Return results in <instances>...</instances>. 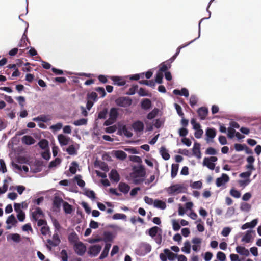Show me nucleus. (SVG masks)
I'll use <instances>...</instances> for the list:
<instances>
[{
	"label": "nucleus",
	"mask_w": 261,
	"mask_h": 261,
	"mask_svg": "<svg viewBox=\"0 0 261 261\" xmlns=\"http://www.w3.org/2000/svg\"><path fill=\"white\" fill-rule=\"evenodd\" d=\"M162 229L154 226L146 231V233L150 236L158 245H160L162 241Z\"/></svg>",
	"instance_id": "f257e3e1"
},
{
	"label": "nucleus",
	"mask_w": 261,
	"mask_h": 261,
	"mask_svg": "<svg viewBox=\"0 0 261 261\" xmlns=\"http://www.w3.org/2000/svg\"><path fill=\"white\" fill-rule=\"evenodd\" d=\"M23 163L28 164L30 166L31 171L34 173L40 172L44 166L43 162L42 160H35L33 162H29L24 159L22 161Z\"/></svg>",
	"instance_id": "f03ea898"
},
{
	"label": "nucleus",
	"mask_w": 261,
	"mask_h": 261,
	"mask_svg": "<svg viewBox=\"0 0 261 261\" xmlns=\"http://www.w3.org/2000/svg\"><path fill=\"white\" fill-rule=\"evenodd\" d=\"M133 171L129 174L130 177H145L146 171L144 166L141 164L133 167Z\"/></svg>",
	"instance_id": "7ed1b4c3"
},
{
	"label": "nucleus",
	"mask_w": 261,
	"mask_h": 261,
	"mask_svg": "<svg viewBox=\"0 0 261 261\" xmlns=\"http://www.w3.org/2000/svg\"><path fill=\"white\" fill-rule=\"evenodd\" d=\"M115 102L118 107L127 108L132 105L133 100L129 97L122 96L116 98Z\"/></svg>",
	"instance_id": "20e7f679"
},
{
	"label": "nucleus",
	"mask_w": 261,
	"mask_h": 261,
	"mask_svg": "<svg viewBox=\"0 0 261 261\" xmlns=\"http://www.w3.org/2000/svg\"><path fill=\"white\" fill-rule=\"evenodd\" d=\"M151 250V246L146 242H142L140 244L138 249L136 250V253L139 256H145L149 253Z\"/></svg>",
	"instance_id": "39448f33"
},
{
	"label": "nucleus",
	"mask_w": 261,
	"mask_h": 261,
	"mask_svg": "<svg viewBox=\"0 0 261 261\" xmlns=\"http://www.w3.org/2000/svg\"><path fill=\"white\" fill-rule=\"evenodd\" d=\"M65 201L62 198L58 195L54 196L53 200L51 211L54 212H59L60 211L61 206Z\"/></svg>",
	"instance_id": "423d86ee"
},
{
	"label": "nucleus",
	"mask_w": 261,
	"mask_h": 261,
	"mask_svg": "<svg viewBox=\"0 0 261 261\" xmlns=\"http://www.w3.org/2000/svg\"><path fill=\"white\" fill-rule=\"evenodd\" d=\"M184 186L180 184L172 185L170 187L165 189L166 191L170 195L174 194L175 193H180L182 192Z\"/></svg>",
	"instance_id": "0eeeda50"
},
{
	"label": "nucleus",
	"mask_w": 261,
	"mask_h": 261,
	"mask_svg": "<svg viewBox=\"0 0 261 261\" xmlns=\"http://www.w3.org/2000/svg\"><path fill=\"white\" fill-rule=\"evenodd\" d=\"M118 134L119 135H124L128 138H131L133 135V133L129 130L125 124H121L118 126Z\"/></svg>",
	"instance_id": "6e6552de"
},
{
	"label": "nucleus",
	"mask_w": 261,
	"mask_h": 261,
	"mask_svg": "<svg viewBox=\"0 0 261 261\" xmlns=\"http://www.w3.org/2000/svg\"><path fill=\"white\" fill-rule=\"evenodd\" d=\"M73 248L75 253L79 256H83L86 251V247L82 242H78L77 243L73 245Z\"/></svg>",
	"instance_id": "1a4fd4ad"
},
{
	"label": "nucleus",
	"mask_w": 261,
	"mask_h": 261,
	"mask_svg": "<svg viewBox=\"0 0 261 261\" xmlns=\"http://www.w3.org/2000/svg\"><path fill=\"white\" fill-rule=\"evenodd\" d=\"M101 250V246L100 245H94L89 247L88 253L91 257H95L99 253Z\"/></svg>",
	"instance_id": "9d476101"
},
{
	"label": "nucleus",
	"mask_w": 261,
	"mask_h": 261,
	"mask_svg": "<svg viewBox=\"0 0 261 261\" xmlns=\"http://www.w3.org/2000/svg\"><path fill=\"white\" fill-rule=\"evenodd\" d=\"M25 23L27 24V27L24 31V33L22 35V36L21 37V39L18 43V46L20 47H26V49L28 48V47H27V43L26 41H28L30 43V41L28 38L27 33L28 31V28L29 27V24L28 22H25Z\"/></svg>",
	"instance_id": "9b49d317"
},
{
	"label": "nucleus",
	"mask_w": 261,
	"mask_h": 261,
	"mask_svg": "<svg viewBox=\"0 0 261 261\" xmlns=\"http://www.w3.org/2000/svg\"><path fill=\"white\" fill-rule=\"evenodd\" d=\"M229 180L228 175L225 173H222L221 177L217 178L216 181V186L218 187H221Z\"/></svg>",
	"instance_id": "f8f14e48"
},
{
	"label": "nucleus",
	"mask_w": 261,
	"mask_h": 261,
	"mask_svg": "<svg viewBox=\"0 0 261 261\" xmlns=\"http://www.w3.org/2000/svg\"><path fill=\"white\" fill-rule=\"evenodd\" d=\"M6 223L7 224L6 229L8 230L11 229L12 226H15L17 223V221L14 214H11L8 217Z\"/></svg>",
	"instance_id": "ddd939ff"
},
{
	"label": "nucleus",
	"mask_w": 261,
	"mask_h": 261,
	"mask_svg": "<svg viewBox=\"0 0 261 261\" xmlns=\"http://www.w3.org/2000/svg\"><path fill=\"white\" fill-rule=\"evenodd\" d=\"M132 127L136 133L141 132L144 129V124L141 121L136 120L132 123Z\"/></svg>",
	"instance_id": "4468645a"
},
{
	"label": "nucleus",
	"mask_w": 261,
	"mask_h": 261,
	"mask_svg": "<svg viewBox=\"0 0 261 261\" xmlns=\"http://www.w3.org/2000/svg\"><path fill=\"white\" fill-rule=\"evenodd\" d=\"M217 134V132L215 128L213 127H208L205 130V135L206 137V140L207 142L210 141V139H214Z\"/></svg>",
	"instance_id": "2eb2a0df"
},
{
	"label": "nucleus",
	"mask_w": 261,
	"mask_h": 261,
	"mask_svg": "<svg viewBox=\"0 0 261 261\" xmlns=\"http://www.w3.org/2000/svg\"><path fill=\"white\" fill-rule=\"evenodd\" d=\"M109 78L113 81L114 85L122 86L126 84V81L123 80L121 76L113 75L110 76Z\"/></svg>",
	"instance_id": "dca6fc26"
},
{
	"label": "nucleus",
	"mask_w": 261,
	"mask_h": 261,
	"mask_svg": "<svg viewBox=\"0 0 261 261\" xmlns=\"http://www.w3.org/2000/svg\"><path fill=\"white\" fill-rule=\"evenodd\" d=\"M119 109L116 107H112L109 112V117L111 120L116 122L119 116Z\"/></svg>",
	"instance_id": "f3484780"
},
{
	"label": "nucleus",
	"mask_w": 261,
	"mask_h": 261,
	"mask_svg": "<svg viewBox=\"0 0 261 261\" xmlns=\"http://www.w3.org/2000/svg\"><path fill=\"white\" fill-rule=\"evenodd\" d=\"M200 144L197 142H195L194 144L192 152L193 154L197 159H199L201 158V153L200 151Z\"/></svg>",
	"instance_id": "a211bd4d"
},
{
	"label": "nucleus",
	"mask_w": 261,
	"mask_h": 261,
	"mask_svg": "<svg viewBox=\"0 0 261 261\" xmlns=\"http://www.w3.org/2000/svg\"><path fill=\"white\" fill-rule=\"evenodd\" d=\"M37 215L42 217H44V216L43 211L39 207H37L35 208V211L32 213L31 220L32 222L37 221L38 220V218L37 216Z\"/></svg>",
	"instance_id": "6ab92c4d"
},
{
	"label": "nucleus",
	"mask_w": 261,
	"mask_h": 261,
	"mask_svg": "<svg viewBox=\"0 0 261 261\" xmlns=\"http://www.w3.org/2000/svg\"><path fill=\"white\" fill-rule=\"evenodd\" d=\"M110 179L115 182H118L120 180V175L116 170L112 169L109 174Z\"/></svg>",
	"instance_id": "aec40b11"
},
{
	"label": "nucleus",
	"mask_w": 261,
	"mask_h": 261,
	"mask_svg": "<svg viewBox=\"0 0 261 261\" xmlns=\"http://www.w3.org/2000/svg\"><path fill=\"white\" fill-rule=\"evenodd\" d=\"M53 240L50 239L47 240L48 244L53 247L57 246L61 242L59 236L57 233L53 234Z\"/></svg>",
	"instance_id": "412c9836"
},
{
	"label": "nucleus",
	"mask_w": 261,
	"mask_h": 261,
	"mask_svg": "<svg viewBox=\"0 0 261 261\" xmlns=\"http://www.w3.org/2000/svg\"><path fill=\"white\" fill-rule=\"evenodd\" d=\"M141 107L144 110H148L152 107V103L150 99L145 98L142 100L141 102Z\"/></svg>",
	"instance_id": "4be33fe9"
},
{
	"label": "nucleus",
	"mask_w": 261,
	"mask_h": 261,
	"mask_svg": "<svg viewBox=\"0 0 261 261\" xmlns=\"http://www.w3.org/2000/svg\"><path fill=\"white\" fill-rule=\"evenodd\" d=\"M208 112V109L204 107H201L197 110V113L201 120H204Z\"/></svg>",
	"instance_id": "5701e85b"
},
{
	"label": "nucleus",
	"mask_w": 261,
	"mask_h": 261,
	"mask_svg": "<svg viewBox=\"0 0 261 261\" xmlns=\"http://www.w3.org/2000/svg\"><path fill=\"white\" fill-rule=\"evenodd\" d=\"M113 154L116 158L120 160H124L127 158V154L122 150H114Z\"/></svg>",
	"instance_id": "b1692460"
},
{
	"label": "nucleus",
	"mask_w": 261,
	"mask_h": 261,
	"mask_svg": "<svg viewBox=\"0 0 261 261\" xmlns=\"http://www.w3.org/2000/svg\"><path fill=\"white\" fill-rule=\"evenodd\" d=\"M258 223V220L257 219H254L252 220L250 222H247L242 225L241 229L242 230H245L247 228H253L256 226V225Z\"/></svg>",
	"instance_id": "393cba45"
},
{
	"label": "nucleus",
	"mask_w": 261,
	"mask_h": 261,
	"mask_svg": "<svg viewBox=\"0 0 261 261\" xmlns=\"http://www.w3.org/2000/svg\"><path fill=\"white\" fill-rule=\"evenodd\" d=\"M111 247V244L110 243H106L104 248L99 257V259H103L108 256Z\"/></svg>",
	"instance_id": "a878e982"
},
{
	"label": "nucleus",
	"mask_w": 261,
	"mask_h": 261,
	"mask_svg": "<svg viewBox=\"0 0 261 261\" xmlns=\"http://www.w3.org/2000/svg\"><path fill=\"white\" fill-rule=\"evenodd\" d=\"M28 207V204L25 202H22L20 203H14V211L17 213H20L23 212L22 208H26Z\"/></svg>",
	"instance_id": "bb28decb"
},
{
	"label": "nucleus",
	"mask_w": 261,
	"mask_h": 261,
	"mask_svg": "<svg viewBox=\"0 0 261 261\" xmlns=\"http://www.w3.org/2000/svg\"><path fill=\"white\" fill-rule=\"evenodd\" d=\"M58 140L61 146H65L68 144L69 138L63 134H59L58 136Z\"/></svg>",
	"instance_id": "cd10ccee"
},
{
	"label": "nucleus",
	"mask_w": 261,
	"mask_h": 261,
	"mask_svg": "<svg viewBox=\"0 0 261 261\" xmlns=\"http://www.w3.org/2000/svg\"><path fill=\"white\" fill-rule=\"evenodd\" d=\"M252 233H255V231L252 230H248L246 231L245 235L242 237L241 241L246 243H249L250 242L252 239Z\"/></svg>",
	"instance_id": "c85d7f7f"
},
{
	"label": "nucleus",
	"mask_w": 261,
	"mask_h": 261,
	"mask_svg": "<svg viewBox=\"0 0 261 261\" xmlns=\"http://www.w3.org/2000/svg\"><path fill=\"white\" fill-rule=\"evenodd\" d=\"M171 67V63L167 60L160 64L159 71L161 72L167 71Z\"/></svg>",
	"instance_id": "c756f323"
},
{
	"label": "nucleus",
	"mask_w": 261,
	"mask_h": 261,
	"mask_svg": "<svg viewBox=\"0 0 261 261\" xmlns=\"http://www.w3.org/2000/svg\"><path fill=\"white\" fill-rule=\"evenodd\" d=\"M160 153L162 156V158L165 161L168 160L170 158V155L169 153L168 150L166 148V147L164 146H162L161 147L160 149Z\"/></svg>",
	"instance_id": "7c9ffc66"
},
{
	"label": "nucleus",
	"mask_w": 261,
	"mask_h": 261,
	"mask_svg": "<svg viewBox=\"0 0 261 261\" xmlns=\"http://www.w3.org/2000/svg\"><path fill=\"white\" fill-rule=\"evenodd\" d=\"M22 142L28 145H31L35 143L34 139L30 135H25L21 138Z\"/></svg>",
	"instance_id": "2f4dec72"
},
{
	"label": "nucleus",
	"mask_w": 261,
	"mask_h": 261,
	"mask_svg": "<svg viewBox=\"0 0 261 261\" xmlns=\"http://www.w3.org/2000/svg\"><path fill=\"white\" fill-rule=\"evenodd\" d=\"M236 251L238 253L241 255L248 256L250 254L248 250L245 248L244 247L238 246L236 248Z\"/></svg>",
	"instance_id": "473e14b6"
},
{
	"label": "nucleus",
	"mask_w": 261,
	"mask_h": 261,
	"mask_svg": "<svg viewBox=\"0 0 261 261\" xmlns=\"http://www.w3.org/2000/svg\"><path fill=\"white\" fill-rule=\"evenodd\" d=\"M118 188L119 191L124 194H127L130 190L129 186L122 182H120L119 184Z\"/></svg>",
	"instance_id": "72a5a7b5"
},
{
	"label": "nucleus",
	"mask_w": 261,
	"mask_h": 261,
	"mask_svg": "<svg viewBox=\"0 0 261 261\" xmlns=\"http://www.w3.org/2000/svg\"><path fill=\"white\" fill-rule=\"evenodd\" d=\"M68 239L69 242L73 244V245H75V244L77 243V240L79 239V237L77 234L75 232L73 231L71 233L69 234L68 237Z\"/></svg>",
	"instance_id": "f704fd0d"
},
{
	"label": "nucleus",
	"mask_w": 261,
	"mask_h": 261,
	"mask_svg": "<svg viewBox=\"0 0 261 261\" xmlns=\"http://www.w3.org/2000/svg\"><path fill=\"white\" fill-rule=\"evenodd\" d=\"M63 208L65 213L67 214H70L74 211L73 206L66 201L63 203Z\"/></svg>",
	"instance_id": "c9c22d12"
},
{
	"label": "nucleus",
	"mask_w": 261,
	"mask_h": 261,
	"mask_svg": "<svg viewBox=\"0 0 261 261\" xmlns=\"http://www.w3.org/2000/svg\"><path fill=\"white\" fill-rule=\"evenodd\" d=\"M153 206L154 207L161 210H165L166 207L165 202L159 199H155L154 200Z\"/></svg>",
	"instance_id": "e433bc0d"
},
{
	"label": "nucleus",
	"mask_w": 261,
	"mask_h": 261,
	"mask_svg": "<svg viewBox=\"0 0 261 261\" xmlns=\"http://www.w3.org/2000/svg\"><path fill=\"white\" fill-rule=\"evenodd\" d=\"M38 145L40 148L44 150L49 149V142L45 139H41L38 143Z\"/></svg>",
	"instance_id": "4c0bfd02"
},
{
	"label": "nucleus",
	"mask_w": 261,
	"mask_h": 261,
	"mask_svg": "<svg viewBox=\"0 0 261 261\" xmlns=\"http://www.w3.org/2000/svg\"><path fill=\"white\" fill-rule=\"evenodd\" d=\"M164 253L167 256L168 259L169 260H174L176 258L177 254H174L167 248L164 250Z\"/></svg>",
	"instance_id": "58836bf2"
},
{
	"label": "nucleus",
	"mask_w": 261,
	"mask_h": 261,
	"mask_svg": "<svg viewBox=\"0 0 261 261\" xmlns=\"http://www.w3.org/2000/svg\"><path fill=\"white\" fill-rule=\"evenodd\" d=\"M113 236L112 232L110 231H105L103 232V238H102V241H105L106 243H108V242H112L113 240Z\"/></svg>",
	"instance_id": "ea45409f"
},
{
	"label": "nucleus",
	"mask_w": 261,
	"mask_h": 261,
	"mask_svg": "<svg viewBox=\"0 0 261 261\" xmlns=\"http://www.w3.org/2000/svg\"><path fill=\"white\" fill-rule=\"evenodd\" d=\"M11 239L15 243H19L21 241V236L18 233H12L7 237V240Z\"/></svg>",
	"instance_id": "a19ab883"
},
{
	"label": "nucleus",
	"mask_w": 261,
	"mask_h": 261,
	"mask_svg": "<svg viewBox=\"0 0 261 261\" xmlns=\"http://www.w3.org/2000/svg\"><path fill=\"white\" fill-rule=\"evenodd\" d=\"M179 168L178 164H172L171 166V176L172 178H174L177 175Z\"/></svg>",
	"instance_id": "79ce46f5"
},
{
	"label": "nucleus",
	"mask_w": 261,
	"mask_h": 261,
	"mask_svg": "<svg viewBox=\"0 0 261 261\" xmlns=\"http://www.w3.org/2000/svg\"><path fill=\"white\" fill-rule=\"evenodd\" d=\"M108 114V110L107 108H104L101 111H100L97 115V119H105L107 118V115Z\"/></svg>",
	"instance_id": "37998d69"
},
{
	"label": "nucleus",
	"mask_w": 261,
	"mask_h": 261,
	"mask_svg": "<svg viewBox=\"0 0 261 261\" xmlns=\"http://www.w3.org/2000/svg\"><path fill=\"white\" fill-rule=\"evenodd\" d=\"M159 112V109L155 108L147 115L146 118L149 120H152L157 116Z\"/></svg>",
	"instance_id": "c03bdc74"
},
{
	"label": "nucleus",
	"mask_w": 261,
	"mask_h": 261,
	"mask_svg": "<svg viewBox=\"0 0 261 261\" xmlns=\"http://www.w3.org/2000/svg\"><path fill=\"white\" fill-rule=\"evenodd\" d=\"M191 244L189 241L187 240L184 243V246L181 248V251L186 253V254H189L191 252Z\"/></svg>",
	"instance_id": "a18cd8bd"
},
{
	"label": "nucleus",
	"mask_w": 261,
	"mask_h": 261,
	"mask_svg": "<svg viewBox=\"0 0 261 261\" xmlns=\"http://www.w3.org/2000/svg\"><path fill=\"white\" fill-rule=\"evenodd\" d=\"M85 192L84 194L87 196L88 198L91 199H95L96 198V195L95 192L91 190H89L87 189H84Z\"/></svg>",
	"instance_id": "49530a36"
},
{
	"label": "nucleus",
	"mask_w": 261,
	"mask_h": 261,
	"mask_svg": "<svg viewBox=\"0 0 261 261\" xmlns=\"http://www.w3.org/2000/svg\"><path fill=\"white\" fill-rule=\"evenodd\" d=\"M74 180L76 181L77 185L81 188H84L85 185V181L82 179L81 175H76L74 177Z\"/></svg>",
	"instance_id": "de8ad7c7"
},
{
	"label": "nucleus",
	"mask_w": 261,
	"mask_h": 261,
	"mask_svg": "<svg viewBox=\"0 0 261 261\" xmlns=\"http://www.w3.org/2000/svg\"><path fill=\"white\" fill-rule=\"evenodd\" d=\"M78 166L79 165L76 162H72L71 163L70 166H69V170L70 172L72 174H75L77 171V168L78 167Z\"/></svg>",
	"instance_id": "09e8293b"
},
{
	"label": "nucleus",
	"mask_w": 261,
	"mask_h": 261,
	"mask_svg": "<svg viewBox=\"0 0 261 261\" xmlns=\"http://www.w3.org/2000/svg\"><path fill=\"white\" fill-rule=\"evenodd\" d=\"M61 160L59 158H56L55 160L51 161L48 165V168L51 169L56 167L57 165L60 164Z\"/></svg>",
	"instance_id": "8fccbe9b"
},
{
	"label": "nucleus",
	"mask_w": 261,
	"mask_h": 261,
	"mask_svg": "<svg viewBox=\"0 0 261 261\" xmlns=\"http://www.w3.org/2000/svg\"><path fill=\"white\" fill-rule=\"evenodd\" d=\"M33 120L36 122H47L49 119L47 118L45 115H41L36 117H34L33 118Z\"/></svg>",
	"instance_id": "3c124183"
},
{
	"label": "nucleus",
	"mask_w": 261,
	"mask_h": 261,
	"mask_svg": "<svg viewBox=\"0 0 261 261\" xmlns=\"http://www.w3.org/2000/svg\"><path fill=\"white\" fill-rule=\"evenodd\" d=\"M163 73L161 72L159 70L157 72L155 76V83L158 84H162L163 83Z\"/></svg>",
	"instance_id": "603ef678"
},
{
	"label": "nucleus",
	"mask_w": 261,
	"mask_h": 261,
	"mask_svg": "<svg viewBox=\"0 0 261 261\" xmlns=\"http://www.w3.org/2000/svg\"><path fill=\"white\" fill-rule=\"evenodd\" d=\"M67 152L71 155H75L77 153L75 146L73 145H71L68 146L66 149Z\"/></svg>",
	"instance_id": "864d4df0"
},
{
	"label": "nucleus",
	"mask_w": 261,
	"mask_h": 261,
	"mask_svg": "<svg viewBox=\"0 0 261 261\" xmlns=\"http://www.w3.org/2000/svg\"><path fill=\"white\" fill-rule=\"evenodd\" d=\"M251 209V205L245 202H242L240 205V210L243 212H249Z\"/></svg>",
	"instance_id": "5fc2aeb1"
},
{
	"label": "nucleus",
	"mask_w": 261,
	"mask_h": 261,
	"mask_svg": "<svg viewBox=\"0 0 261 261\" xmlns=\"http://www.w3.org/2000/svg\"><path fill=\"white\" fill-rule=\"evenodd\" d=\"M87 119L85 118H81L73 122V124L75 126H81L86 124Z\"/></svg>",
	"instance_id": "6e6d98bb"
},
{
	"label": "nucleus",
	"mask_w": 261,
	"mask_h": 261,
	"mask_svg": "<svg viewBox=\"0 0 261 261\" xmlns=\"http://www.w3.org/2000/svg\"><path fill=\"white\" fill-rule=\"evenodd\" d=\"M126 218L127 217L125 214L121 213H116L112 216L114 220H125Z\"/></svg>",
	"instance_id": "4d7b16f0"
},
{
	"label": "nucleus",
	"mask_w": 261,
	"mask_h": 261,
	"mask_svg": "<svg viewBox=\"0 0 261 261\" xmlns=\"http://www.w3.org/2000/svg\"><path fill=\"white\" fill-rule=\"evenodd\" d=\"M12 166L14 167V168L17 170H23L26 173L29 172V167L27 166L23 165L22 166V167H21L18 165V164L15 163H13Z\"/></svg>",
	"instance_id": "13d9d810"
},
{
	"label": "nucleus",
	"mask_w": 261,
	"mask_h": 261,
	"mask_svg": "<svg viewBox=\"0 0 261 261\" xmlns=\"http://www.w3.org/2000/svg\"><path fill=\"white\" fill-rule=\"evenodd\" d=\"M132 179L133 183L135 185H138L142 182H143L144 180L145 177H139L138 176H135V177H130Z\"/></svg>",
	"instance_id": "bf43d9fd"
},
{
	"label": "nucleus",
	"mask_w": 261,
	"mask_h": 261,
	"mask_svg": "<svg viewBox=\"0 0 261 261\" xmlns=\"http://www.w3.org/2000/svg\"><path fill=\"white\" fill-rule=\"evenodd\" d=\"M138 88L137 85H133L129 89L128 91L126 92V94L128 95H133L135 94L136 91Z\"/></svg>",
	"instance_id": "052dcab7"
},
{
	"label": "nucleus",
	"mask_w": 261,
	"mask_h": 261,
	"mask_svg": "<svg viewBox=\"0 0 261 261\" xmlns=\"http://www.w3.org/2000/svg\"><path fill=\"white\" fill-rule=\"evenodd\" d=\"M174 105L175 109L176 110L177 114L180 117H183L184 116V113L182 112V108L181 107V106L176 103H175Z\"/></svg>",
	"instance_id": "680f3d73"
},
{
	"label": "nucleus",
	"mask_w": 261,
	"mask_h": 261,
	"mask_svg": "<svg viewBox=\"0 0 261 261\" xmlns=\"http://www.w3.org/2000/svg\"><path fill=\"white\" fill-rule=\"evenodd\" d=\"M87 99L89 100H93L96 101L97 100V94L95 92H92L88 94Z\"/></svg>",
	"instance_id": "e2e57ef3"
},
{
	"label": "nucleus",
	"mask_w": 261,
	"mask_h": 261,
	"mask_svg": "<svg viewBox=\"0 0 261 261\" xmlns=\"http://www.w3.org/2000/svg\"><path fill=\"white\" fill-rule=\"evenodd\" d=\"M198 98L195 95H192L189 99V103L192 107L195 106L197 102Z\"/></svg>",
	"instance_id": "0e129e2a"
},
{
	"label": "nucleus",
	"mask_w": 261,
	"mask_h": 261,
	"mask_svg": "<svg viewBox=\"0 0 261 261\" xmlns=\"http://www.w3.org/2000/svg\"><path fill=\"white\" fill-rule=\"evenodd\" d=\"M41 156L45 160H49L50 159L51 155L49 149L45 150L41 154Z\"/></svg>",
	"instance_id": "69168bd1"
},
{
	"label": "nucleus",
	"mask_w": 261,
	"mask_h": 261,
	"mask_svg": "<svg viewBox=\"0 0 261 261\" xmlns=\"http://www.w3.org/2000/svg\"><path fill=\"white\" fill-rule=\"evenodd\" d=\"M230 195L236 198H239L241 196V193L239 191L232 188L230 191Z\"/></svg>",
	"instance_id": "338daca9"
},
{
	"label": "nucleus",
	"mask_w": 261,
	"mask_h": 261,
	"mask_svg": "<svg viewBox=\"0 0 261 261\" xmlns=\"http://www.w3.org/2000/svg\"><path fill=\"white\" fill-rule=\"evenodd\" d=\"M225 254L221 251H219L217 253V259L220 261H225L226 260Z\"/></svg>",
	"instance_id": "774afa93"
}]
</instances>
